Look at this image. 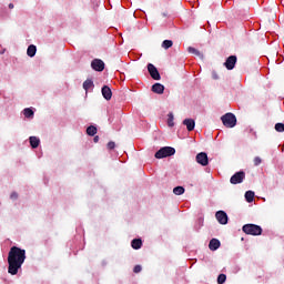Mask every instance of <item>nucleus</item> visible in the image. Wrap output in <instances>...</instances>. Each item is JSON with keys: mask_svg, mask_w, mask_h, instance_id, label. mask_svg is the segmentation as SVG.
Returning <instances> with one entry per match:
<instances>
[{"mask_svg": "<svg viewBox=\"0 0 284 284\" xmlns=\"http://www.w3.org/2000/svg\"><path fill=\"white\" fill-rule=\"evenodd\" d=\"M221 247V241H219L217 239H212L209 243V248L212 252H216V250H219Z\"/></svg>", "mask_w": 284, "mask_h": 284, "instance_id": "f8f14e48", "label": "nucleus"}, {"mask_svg": "<svg viewBox=\"0 0 284 284\" xmlns=\"http://www.w3.org/2000/svg\"><path fill=\"white\" fill-rule=\"evenodd\" d=\"M176 153V150L172 146H164L161 148L156 153H155V159H166V156H174Z\"/></svg>", "mask_w": 284, "mask_h": 284, "instance_id": "7ed1b4c3", "label": "nucleus"}, {"mask_svg": "<svg viewBox=\"0 0 284 284\" xmlns=\"http://www.w3.org/2000/svg\"><path fill=\"white\" fill-rule=\"evenodd\" d=\"M165 90V87L161 83H155L152 85V92H154L155 94H163Z\"/></svg>", "mask_w": 284, "mask_h": 284, "instance_id": "4468645a", "label": "nucleus"}, {"mask_svg": "<svg viewBox=\"0 0 284 284\" xmlns=\"http://www.w3.org/2000/svg\"><path fill=\"white\" fill-rule=\"evenodd\" d=\"M115 145H116V144H115L114 142H109V143H108V149H109V150H114Z\"/></svg>", "mask_w": 284, "mask_h": 284, "instance_id": "c756f323", "label": "nucleus"}, {"mask_svg": "<svg viewBox=\"0 0 284 284\" xmlns=\"http://www.w3.org/2000/svg\"><path fill=\"white\" fill-rule=\"evenodd\" d=\"M87 134H89V136H94V134H97V126L94 125L88 126Z\"/></svg>", "mask_w": 284, "mask_h": 284, "instance_id": "b1692460", "label": "nucleus"}, {"mask_svg": "<svg viewBox=\"0 0 284 284\" xmlns=\"http://www.w3.org/2000/svg\"><path fill=\"white\" fill-rule=\"evenodd\" d=\"M83 88L88 92V90H92V88H94V82L92 80H85L83 82Z\"/></svg>", "mask_w": 284, "mask_h": 284, "instance_id": "a211bd4d", "label": "nucleus"}, {"mask_svg": "<svg viewBox=\"0 0 284 284\" xmlns=\"http://www.w3.org/2000/svg\"><path fill=\"white\" fill-rule=\"evenodd\" d=\"M243 181H245V172L239 171L231 178L230 183H232V185H239V183H243Z\"/></svg>", "mask_w": 284, "mask_h": 284, "instance_id": "39448f33", "label": "nucleus"}, {"mask_svg": "<svg viewBox=\"0 0 284 284\" xmlns=\"http://www.w3.org/2000/svg\"><path fill=\"white\" fill-rule=\"evenodd\" d=\"M215 219L221 225H227V213L225 211H217Z\"/></svg>", "mask_w": 284, "mask_h": 284, "instance_id": "6e6552de", "label": "nucleus"}, {"mask_svg": "<svg viewBox=\"0 0 284 284\" xmlns=\"http://www.w3.org/2000/svg\"><path fill=\"white\" fill-rule=\"evenodd\" d=\"M221 119L225 128H234L236 125V115L234 113H226Z\"/></svg>", "mask_w": 284, "mask_h": 284, "instance_id": "20e7f679", "label": "nucleus"}, {"mask_svg": "<svg viewBox=\"0 0 284 284\" xmlns=\"http://www.w3.org/2000/svg\"><path fill=\"white\" fill-rule=\"evenodd\" d=\"M23 114L26 119H32L34 116V111H32L30 108H27L23 110Z\"/></svg>", "mask_w": 284, "mask_h": 284, "instance_id": "aec40b11", "label": "nucleus"}, {"mask_svg": "<svg viewBox=\"0 0 284 284\" xmlns=\"http://www.w3.org/2000/svg\"><path fill=\"white\" fill-rule=\"evenodd\" d=\"M91 68H93L95 72H103V70H105V63L103 60L95 59L91 62Z\"/></svg>", "mask_w": 284, "mask_h": 284, "instance_id": "0eeeda50", "label": "nucleus"}, {"mask_svg": "<svg viewBox=\"0 0 284 284\" xmlns=\"http://www.w3.org/2000/svg\"><path fill=\"white\" fill-rule=\"evenodd\" d=\"M29 141H30L31 148H33V149L39 148V143H41V140H39V138H37V136H30Z\"/></svg>", "mask_w": 284, "mask_h": 284, "instance_id": "2eb2a0df", "label": "nucleus"}, {"mask_svg": "<svg viewBox=\"0 0 284 284\" xmlns=\"http://www.w3.org/2000/svg\"><path fill=\"white\" fill-rule=\"evenodd\" d=\"M236 55H231L226 59V61L224 62V65L226 68V70H234L235 65H236Z\"/></svg>", "mask_w": 284, "mask_h": 284, "instance_id": "1a4fd4ad", "label": "nucleus"}, {"mask_svg": "<svg viewBox=\"0 0 284 284\" xmlns=\"http://www.w3.org/2000/svg\"><path fill=\"white\" fill-rule=\"evenodd\" d=\"M276 132H284V124L283 123H276L275 124Z\"/></svg>", "mask_w": 284, "mask_h": 284, "instance_id": "cd10ccee", "label": "nucleus"}, {"mask_svg": "<svg viewBox=\"0 0 284 284\" xmlns=\"http://www.w3.org/2000/svg\"><path fill=\"white\" fill-rule=\"evenodd\" d=\"M148 70H149L150 77L154 79V81H161V73H159V69H156L154 64L149 63Z\"/></svg>", "mask_w": 284, "mask_h": 284, "instance_id": "423d86ee", "label": "nucleus"}, {"mask_svg": "<svg viewBox=\"0 0 284 284\" xmlns=\"http://www.w3.org/2000/svg\"><path fill=\"white\" fill-rule=\"evenodd\" d=\"M141 270H142L141 265H135L134 268H133V272L135 274H139V272H141Z\"/></svg>", "mask_w": 284, "mask_h": 284, "instance_id": "c85d7f7f", "label": "nucleus"}, {"mask_svg": "<svg viewBox=\"0 0 284 284\" xmlns=\"http://www.w3.org/2000/svg\"><path fill=\"white\" fill-rule=\"evenodd\" d=\"M253 163H254L255 168H258V165H261V163H263V160L260 156H255L253 160Z\"/></svg>", "mask_w": 284, "mask_h": 284, "instance_id": "bb28decb", "label": "nucleus"}, {"mask_svg": "<svg viewBox=\"0 0 284 284\" xmlns=\"http://www.w3.org/2000/svg\"><path fill=\"white\" fill-rule=\"evenodd\" d=\"M102 95L106 101H110V99H112V89H110L108 85H104L102 88Z\"/></svg>", "mask_w": 284, "mask_h": 284, "instance_id": "ddd939ff", "label": "nucleus"}, {"mask_svg": "<svg viewBox=\"0 0 284 284\" xmlns=\"http://www.w3.org/2000/svg\"><path fill=\"white\" fill-rule=\"evenodd\" d=\"M225 281H227V276L225 274H220L217 277V283L223 284Z\"/></svg>", "mask_w": 284, "mask_h": 284, "instance_id": "a878e982", "label": "nucleus"}, {"mask_svg": "<svg viewBox=\"0 0 284 284\" xmlns=\"http://www.w3.org/2000/svg\"><path fill=\"white\" fill-rule=\"evenodd\" d=\"M93 141L97 143V142H99V136L97 135L94 139H93Z\"/></svg>", "mask_w": 284, "mask_h": 284, "instance_id": "473e14b6", "label": "nucleus"}, {"mask_svg": "<svg viewBox=\"0 0 284 284\" xmlns=\"http://www.w3.org/2000/svg\"><path fill=\"white\" fill-rule=\"evenodd\" d=\"M18 196H19V195H18L17 193H11V199L14 200V199H18Z\"/></svg>", "mask_w": 284, "mask_h": 284, "instance_id": "7c9ffc66", "label": "nucleus"}, {"mask_svg": "<svg viewBox=\"0 0 284 284\" xmlns=\"http://www.w3.org/2000/svg\"><path fill=\"white\" fill-rule=\"evenodd\" d=\"M8 263H9V268H8L9 274H11L12 276H16V274L19 273V270H21V265L26 263V250H22L17 246H12L9 251Z\"/></svg>", "mask_w": 284, "mask_h": 284, "instance_id": "f257e3e1", "label": "nucleus"}, {"mask_svg": "<svg viewBox=\"0 0 284 284\" xmlns=\"http://www.w3.org/2000/svg\"><path fill=\"white\" fill-rule=\"evenodd\" d=\"M28 57H34L37 54V45L30 44L27 49Z\"/></svg>", "mask_w": 284, "mask_h": 284, "instance_id": "f3484780", "label": "nucleus"}, {"mask_svg": "<svg viewBox=\"0 0 284 284\" xmlns=\"http://www.w3.org/2000/svg\"><path fill=\"white\" fill-rule=\"evenodd\" d=\"M141 245H143V242L139 239H134L131 242V247H133V250H141Z\"/></svg>", "mask_w": 284, "mask_h": 284, "instance_id": "dca6fc26", "label": "nucleus"}, {"mask_svg": "<svg viewBox=\"0 0 284 284\" xmlns=\"http://www.w3.org/2000/svg\"><path fill=\"white\" fill-rule=\"evenodd\" d=\"M196 162L200 164V165H207L210 163L209 159H207V153L205 152H201L196 155Z\"/></svg>", "mask_w": 284, "mask_h": 284, "instance_id": "9d476101", "label": "nucleus"}, {"mask_svg": "<svg viewBox=\"0 0 284 284\" xmlns=\"http://www.w3.org/2000/svg\"><path fill=\"white\" fill-rule=\"evenodd\" d=\"M183 125L186 126L189 132H192L196 128V122L193 119H185L183 120Z\"/></svg>", "mask_w": 284, "mask_h": 284, "instance_id": "9b49d317", "label": "nucleus"}, {"mask_svg": "<svg viewBox=\"0 0 284 284\" xmlns=\"http://www.w3.org/2000/svg\"><path fill=\"white\" fill-rule=\"evenodd\" d=\"M9 8H10V10H12V9L14 8V4H13V3H10V4H9Z\"/></svg>", "mask_w": 284, "mask_h": 284, "instance_id": "2f4dec72", "label": "nucleus"}, {"mask_svg": "<svg viewBox=\"0 0 284 284\" xmlns=\"http://www.w3.org/2000/svg\"><path fill=\"white\" fill-rule=\"evenodd\" d=\"M187 52H190V54H195L196 57H201V51L194 49L193 47H189Z\"/></svg>", "mask_w": 284, "mask_h": 284, "instance_id": "393cba45", "label": "nucleus"}, {"mask_svg": "<svg viewBox=\"0 0 284 284\" xmlns=\"http://www.w3.org/2000/svg\"><path fill=\"white\" fill-rule=\"evenodd\" d=\"M173 194L181 196V194H185V189L183 186H176L173 189Z\"/></svg>", "mask_w": 284, "mask_h": 284, "instance_id": "412c9836", "label": "nucleus"}, {"mask_svg": "<svg viewBox=\"0 0 284 284\" xmlns=\"http://www.w3.org/2000/svg\"><path fill=\"white\" fill-rule=\"evenodd\" d=\"M168 125L169 128H174V113L172 112L168 114Z\"/></svg>", "mask_w": 284, "mask_h": 284, "instance_id": "4be33fe9", "label": "nucleus"}, {"mask_svg": "<svg viewBox=\"0 0 284 284\" xmlns=\"http://www.w3.org/2000/svg\"><path fill=\"white\" fill-rule=\"evenodd\" d=\"M172 45H174V43L172 42V40H164L162 42V48H164V50H170V48H172Z\"/></svg>", "mask_w": 284, "mask_h": 284, "instance_id": "5701e85b", "label": "nucleus"}, {"mask_svg": "<svg viewBox=\"0 0 284 284\" xmlns=\"http://www.w3.org/2000/svg\"><path fill=\"white\" fill-rule=\"evenodd\" d=\"M245 200L247 203H252L254 201V191H246Z\"/></svg>", "mask_w": 284, "mask_h": 284, "instance_id": "6ab92c4d", "label": "nucleus"}, {"mask_svg": "<svg viewBox=\"0 0 284 284\" xmlns=\"http://www.w3.org/2000/svg\"><path fill=\"white\" fill-rule=\"evenodd\" d=\"M213 79H219V75H216V74H213Z\"/></svg>", "mask_w": 284, "mask_h": 284, "instance_id": "72a5a7b5", "label": "nucleus"}, {"mask_svg": "<svg viewBox=\"0 0 284 284\" xmlns=\"http://www.w3.org/2000/svg\"><path fill=\"white\" fill-rule=\"evenodd\" d=\"M242 230L244 234H250L251 236H261L263 234V229L256 224H245Z\"/></svg>", "mask_w": 284, "mask_h": 284, "instance_id": "f03ea898", "label": "nucleus"}]
</instances>
